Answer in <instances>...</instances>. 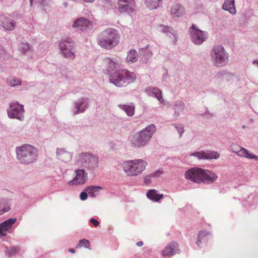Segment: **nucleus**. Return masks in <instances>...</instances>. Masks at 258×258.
Segmentation results:
<instances>
[{"mask_svg":"<svg viewBox=\"0 0 258 258\" xmlns=\"http://www.w3.org/2000/svg\"><path fill=\"white\" fill-rule=\"evenodd\" d=\"M185 178L196 183L211 184L218 179V175L213 171L201 168L193 167L186 171Z\"/></svg>","mask_w":258,"mask_h":258,"instance_id":"f257e3e1","label":"nucleus"},{"mask_svg":"<svg viewBox=\"0 0 258 258\" xmlns=\"http://www.w3.org/2000/svg\"><path fill=\"white\" fill-rule=\"evenodd\" d=\"M120 35L113 28H109L102 31L97 38L98 44L109 50L116 46L119 42Z\"/></svg>","mask_w":258,"mask_h":258,"instance_id":"f03ea898","label":"nucleus"},{"mask_svg":"<svg viewBox=\"0 0 258 258\" xmlns=\"http://www.w3.org/2000/svg\"><path fill=\"white\" fill-rule=\"evenodd\" d=\"M136 79V74L126 69L115 70L110 74L109 77L110 83L119 87H125L133 83Z\"/></svg>","mask_w":258,"mask_h":258,"instance_id":"7ed1b4c3","label":"nucleus"},{"mask_svg":"<svg viewBox=\"0 0 258 258\" xmlns=\"http://www.w3.org/2000/svg\"><path fill=\"white\" fill-rule=\"evenodd\" d=\"M17 159L23 164H30L37 160L38 150L34 146L24 144L16 148Z\"/></svg>","mask_w":258,"mask_h":258,"instance_id":"20e7f679","label":"nucleus"},{"mask_svg":"<svg viewBox=\"0 0 258 258\" xmlns=\"http://www.w3.org/2000/svg\"><path fill=\"white\" fill-rule=\"evenodd\" d=\"M147 165V162L143 159H135L123 162L122 167L127 176H135L141 174Z\"/></svg>","mask_w":258,"mask_h":258,"instance_id":"39448f33","label":"nucleus"},{"mask_svg":"<svg viewBox=\"0 0 258 258\" xmlns=\"http://www.w3.org/2000/svg\"><path fill=\"white\" fill-rule=\"evenodd\" d=\"M155 132V126L151 125L131 137L132 144L136 147L144 146L151 138Z\"/></svg>","mask_w":258,"mask_h":258,"instance_id":"423d86ee","label":"nucleus"},{"mask_svg":"<svg viewBox=\"0 0 258 258\" xmlns=\"http://www.w3.org/2000/svg\"><path fill=\"white\" fill-rule=\"evenodd\" d=\"M213 64L217 67H222L228 61V56L224 48L220 45L215 46L211 52Z\"/></svg>","mask_w":258,"mask_h":258,"instance_id":"0eeeda50","label":"nucleus"},{"mask_svg":"<svg viewBox=\"0 0 258 258\" xmlns=\"http://www.w3.org/2000/svg\"><path fill=\"white\" fill-rule=\"evenodd\" d=\"M189 32L192 41L196 44H201L207 38V32L196 28L195 25L190 27Z\"/></svg>","mask_w":258,"mask_h":258,"instance_id":"6e6552de","label":"nucleus"},{"mask_svg":"<svg viewBox=\"0 0 258 258\" xmlns=\"http://www.w3.org/2000/svg\"><path fill=\"white\" fill-rule=\"evenodd\" d=\"M74 45V43L70 38H67L60 43V49L66 57L70 59L75 58L74 53L71 50Z\"/></svg>","mask_w":258,"mask_h":258,"instance_id":"1a4fd4ad","label":"nucleus"},{"mask_svg":"<svg viewBox=\"0 0 258 258\" xmlns=\"http://www.w3.org/2000/svg\"><path fill=\"white\" fill-rule=\"evenodd\" d=\"M97 163V158L87 153H81L78 156L77 159V164L78 165L93 166Z\"/></svg>","mask_w":258,"mask_h":258,"instance_id":"9d476101","label":"nucleus"},{"mask_svg":"<svg viewBox=\"0 0 258 258\" xmlns=\"http://www.w3.org/2000/svg\"><path fill=\"white\" fill-rule=\"evenodd\" d=\"M24 112L23 106L18 102H13L10 104V109L8 110L9 116L12 118L21 119Z\"/></svg>","mask_w":258,"mask_h":258,"instance_id":"9b49d317","label":"nucleus"},{"mask_svg":"<svg viewBox=\"0 0 258 258\" xmlns=\"http://www.w3.org/2000/svg\"><path fill=\"white\" fill-rule=\"evenodd\" d=\"M17 221L16 218H10L0 224V237L6 236L12 232V226Z\"/></svg>","mask_w":258,"mask_h":258,"instance_id":"f8f14e48","label":"nucleus"},{"mask_svg":"<svg viewBox=\"0 0 258 258\" xmlns=\"http://www.w3.org/2000/svg\"><path fill=\"white\" fill-rule=\"evenodd\" d=\"M118 10L120 13L133 11L135 3L134 0H118Z\"/></svg>","mask_w":258,"mask_h":258,"instance_id":"ddd939ff","label":"nucleus"},{"mask_svg":"<svg viewBox=\"0 0 258 258\" xmlns=\"http://www.w3.org/2000/svg\"><path fill=\"white\" fill-rule=\"evenodd\" d=\"M191 155L197 157L199 159H216L220 157V154L215 151L196 152Z\"/></svg>","mask_w":258,"mask_h":258,"instance_id":"4468645a","label":"nucleus"},{"mask_svg":"<svg viewBox=\"0 0 258 258\" xmlns=\"http://www.w3.org/2000/svg\"><path fill=\"white\" fill-rule=\"evenodd\" d=\"M76 176L74 179L70 181V183H73L75 184H84L87 179V173L85 172L84 169H78L76 170Z\"/></svg>","mask_w":258,"mask_h":258,"instance_id":"2eb2a0df","label":"nucleus"},{"mask_svg":"<svg viewBox=\"0 0 258 258\" xmlns=\"http://www.w3.org/2000/svg\"><path fill=\"white\" fill-rule=\"evenodd\" d=\"M178 244L174 241L170 242L163 250L162 254L164 256H171L178 250Z\"/></svg>","mask_w":258,"mask_h":258,"instance_id":"dca6fc26","label":"nucleus"},{"mask_svg":"<svg viewBox=\"0 0 258 258\" xmlns=\"http://www.w3.org/2000/svg\"><path fill=\"white\" fill-rule=\"evenodd\" d=\"M0 22L5 29L12 30L15 27L14 22L5 16H0Z\"/></svg>","mask_w":258,"mask_h":258,"instance_id":"f3484780","label":"nucleus"},{"mask_svg":"<svg viewBox=\"0 0 258 258\" xmlns=\"http://www.w3.org/2000/svg\"><path fill=\"white\" fill-rule=\"evenodd\" d=\"M57 154L59 159L66 162L70 161L72 158V154L63 149H58Z\"/></svg>","mask_w":258,"mask_h":258,"instance_id":"a211bd4d","label":"nucleus"},{"mask_svg":"<svg viewBox=\"0 0 258 258\" xmlns=\"http://www.w3.org/2000/svg\"><path fill=\"white\" fill-rule=\"evenodd\" d=\"M147 198L150 200L158 202L163 198V194H158L157 191L155 189H150L147 193Z\"/></svg>","mask_w":258,"mask_h":258,"instance_id":"6ab92c4d","label":"nucleus"},{"mask_svg":"<svg viewBox=\"0 0 258 258\" xmlns=\"http://www.w3.org/2000/svg\"><path fill=\"white\" fill-rule=\"evenodd\" d=\"M92 26V23L84 18L77 19L72 25V27H89Z\"/></svg>","mask_w":258,"mask_h":258,"instance_id":"aec40b11","label":"nucleus"},{"mask_svg":"<svg viewBox=\"0 0 258 258\" xmlns=\"http://www.w3.org/2000/svg\"><path fill=\"white\" fill-rule=\"evenodd\" d=\"M223 8L225 10L229 11L231 14H235L236 9L234 6V0H225L223 5Z\"/></svg>","mask_w":258,"mask_h":258,"instance_id":"412c9836","label":"nucleus"},{"mask_svg":"<svg viewBox=\"0 0 258 258\" xmlns=\"http://www.w3.org/2000/svg\"><path fill=\"white\" fill-rule=\"evenodd\" d=\"M171 13L172 15L178 17L182 16L184 13L183 8L177 4L172 6Z\"/></svg>","mask_w":258,"mask_h":258,"instance_id":"4be33fe9","label":"nucleus"},{"mask_svg":"<svg viewBox=\"0 0 258 258\" xmlns=\"http://www.w3.org/2000/svg\"><path fill=\"white\" fill-rule=\"evenodd\" d=\"M138 58V55L137 51L134 49L130 50L128 53L126 57V61L127 62H135Z\"/></svg>","mask_w":258,"mask_h":258,"instance_id":"5701e85b","label":"nucleus"},{"mask_svg":"<svg viewBox=\"0 0 258 258\" xmlns=\"http://www.w3.org/2000/svg\"><path fill=\"white\" fill-rule=\"evenodd\" d=\"M237 155L239 156L245 157L248 159H256V156L255 155L249 153L246 149L242 147Z\"/></svg>","mask_w":258,"mask_h":258,"instance_id":"b1692460","label":"nucleus"},{"mask_svg":"<svg viewBox=\"0 0 258 258\" xmlns=\"http://www.w3.org/2000/svg\"><path fill=\"white\" fill-rule=\"evenodd\" d=\"M118 106L123 110L128 116H132L134 114L135 107L131 105H119Z\"/></svg>","mask_w":258,"mask_h":258,"instance_id":"393cba45","label":"nucleus"},{"mask_svg":"<svg viewBox=\"0 0 258 258\" xmlns=\"http://www.w3.org/2000/svg\"><path fill=\"white\" fill-rule=\"evenodd\" d=\"M7 84L12 87H15L21 84L20 80L15 77H10L7 80Z\"/></svg>","mask_w":258,"mask_h":258,"instance_id":"a878e982","label":"nucleus"},{"mask_svg":"<svg viewBox=\"0 0 258 258\" xmlns=\"http://www.w3.org/2000/svg\"><path fill=\"white\" fill-rule=\"evenodd\" d=\"M10 210V204L9 202L3 201L0 202V215L9 211Z\"/></svg>","mask_w":258,"mask_h":258,"instance_id":"bb28decb","label":"nucleus"},{"mask_svg":"<svg viewBox=\"0 0 258 258\" xmlns=\"http://www.w3.org/2000/svg\"><path fill=\"white\" fill-rule=\"evenodd\" d=\"M161 0H145L146 5L150 9H155L157 8Z\"/></svg>","mask_w":258,"mask_h":258,"instance_id":"cd10ccee","label":"nucleus"},{"mask_svg":"<svg viewBox=\"0 0 258 258\" xmlns=\"http://www.w3.org/2000/svg\"><path fill=\"white\" fill-rule=\"evenodd\" d=\"M101 189V187L99 186H93L91 185L90 186L87 187L85 190L87 192L88 194H92V196H95L96 193L98 192L99 189Z\"/></svg>","mask_w":258,"mask_h":258,"instance_id":"c85d7f7f","label":"nucleus"},{"mask_svg":"<svg viewBox=\"0 0 258 258\" xmlns=\"http://www.w3.org/2000/svg\"><path fill=\"white\" fill-rule=\"evenodd\" d=\"M210 233L206 231H200L198 234V240L197 242V245L200 246V243L201 242V241L203 239L204 240L205 238L207 237V236H209L210 235Z\"/></svg>","mask_w":258,"mask_h":258,"instance_id":"c756f323","label":"nucleus"},{"mask_svg":"<svg viewBox=\"0 0 258 258\" xmlns=\"http://www.w3.org/2000/svg\"><path fill=\"white\" fill-rule=\"evenodd\" d=\"M151 92L154 95L155 97L157 98L161 103H163L164 100L162 96V93L160 90L157 88H153Z\"/></svg>","mask_w":258,"mask_h":258,"instance_id":"7c9ffc66","label":"nucleus"},{"mask_svg":"<svg viewBox=\"0 0 258 258\" xmlns=\"http://www.w3.org/2000/svg\"><path fill=\"white\" fill-rule=\"evenodd\" d=\"M158 30L159 31L165 33H170L171 35L175 37V39H176L175 35L173 34V33L171 32V30H173L171 29L169 27L163 25H161L158 27Z\"/></svg>","mask_w":258,"mask_h":258,"instance_id":"2f4dec72","label":"nucleus"},{"mask_svg":"<svg viewBox=\"0 0 258 258\" xmlns=\"http://www.w3.org/2000/svg\"><path fill=\"white\" fill-rule=\"evenodd\" d=\"M90 246V242L89 240L83 239L80 240L79 244L76 247V248H80L81 247H84L86 248H89Z\"/></svg>","mask_w":258,"mask_h":258,"instance_id":"473e14b6","label":"nucleus"},{"mask_svg":"<svg viewBox=\"0 0 258 258\" xmlns=\"http://www.w3.org/2000/svg\"><path fill=\"white\" fill-rule=\"evenodd\" d=\"M84 102L82 101H80L79 103H77L76 104V107L78 109L77 113L83 112L84 111L85 109V107L86 108L87 105L86 104L84 105Z\"/></svg>","mask_w":258,"mask_h":258,"instance_id":"72a5a7b5","label":"nucleus"},{"mask_svg":"<svg viewBox=\"0 0 258 258\" xmlns=\"http://www.w3.org/2000/svg\"><path fill=\"white\" fill-rule=\"evenodd\" d=\"M175 113L177 115L179 114L180 112H182L184 109V104L182 102H180L178 105H176L174 107Z\"/></svg>","mask_w":258,"mask_h":258,"instance_id":"f704fd0d","label":"nucleus"},{"mask_svg":"<svg viewBox=\"0 0 258 258\" xmlns=\"http://www.w3.org/2000/svg\"><path fill=\"white\" fill-rule=\"evenodd\" d=\"M20 249L19 247H12L8 250V254L10 257L18 253Z\"/></svg>","mask_w":258,"mask_h":258,"instance_id":"c9c22d12","label":"nucleus"},{"mask_svg":"<svg viewBox=\"0 0 258 258\" xmlns=\"http://www.w3.org/2000/svg\"><path fill=\"white\" fill-rule=\"evenodd\" d=\"M19 48L21 51L26 52L30 48V46L28 43H22L19 45Z\"/></svg>","mask_w":258,"mask_h":258,"instance_id":"e433bc0d","label":"nucleus"},{"mask_svg":"<svg viewBox=\"0 0 258 258\" xmlns=\"http://www.w3.org/2000/svg\"><path fill=\"white\" fill-rule=\"evenodd\" d=\"M241 148V147H240L237 144H232L231 146V149L232 151L236 153V154H237V153L239 152Z\"/></svg>","mask_w":258,"mask_h":258,"instance_id":"4c0bfd02","label":"nucleus"},{"mask_svg":"<svg viewBox=\"0 0 258 258\" xmlns=\"http://www.w3.org/2000/svg\"><path fill=\"white\" fill-rule=\"evenodd\" d=\"M163 172L160 170H157L155 172L151 173L150 175V177H157L160 176V175L162 174Z\"/></svg>","mask_w":258,"mask_h":258,"instance_id":"58836bf2","label":"nucleus"},{"mask_svg":"<svg viewBox=\"0 0 258 258\" xmlns=\"http://www.w3.org/2000/svg\"><path fill=\"white\" fill-rule=\"evenodd\" d=\"M175 127L177 128V130L180 135V137H181L184 132L183 126L180 125L179 126H175Z\"/></svg>","mask_w":258,"mask_h":258,"instance_id":"ea45409f","label":"nucleus"},{"mask_svg":"<svg viewBox=\"0 0 258 258\" xmlns=\"http://www.w3.org/2000/svg\"><path fill=\"white\" fill-rule=\"evenodd\" d=\"M86 192H87L85 191H83L81 193L80 198L82 200L84 201L87 199L88 195Z\"/></svg>","mask_w":258,"mask_h":258,"instance_id":"a19ab883","label":"nucleus"},{"mask_svg":"<svg viewBox=\"0 0 258 258\" xmlns=\"http://www.w3.org/2000/svg\"><path fill=\"white\" fill-rule=\"evenodd\" d=\"M108 65H109V68H115L116 66L118 65V63L116 62H115L113 61H111L110 60H109Z\"/></svg>","mask_w":258,"mask_h":258,"instance_id":"79ce46f5","label":"nucleus"},{"mask_svg":"<svg viewBox=\"0 0 258 258\" xmlns=\"http://www.w3.org/2000/svg\"><path fill=\"white\" fill-rule=\"evenodd\" d=\"M90 221L95 227L98 226L99 224V222L94 218H91Z\"/></svg>","mask_w":258,"mask_h":258,"instance_id":"37998d69","label":"nucleus"},{"mask_svg":"<svg viewBox=\"0 0 258 258\" xmlns=\"http://www.w3.org/2000/svg\"><path fill=\"white\" fill-rule=\"evenodd\" d=\"M143 245V242L142 241H140L137 243V245L138 246H141Z\"/></svg>","mask_w":258,"mask_h":258,"instance_id":"c03bdc74","label":"nucleus"},{"mask_svg":"<svg viewBox=\"0 0 258 258\" xmlns=\"http://www.w3.org/2000/svg\"><path fill=\"white\" fill-rule=\"evenodd\" d=\"M69 252H70L72 253H74L75 252V250L73 248H70L69 249Z\"/></svg>","mask_w":258,"mask_h":258,"instance_id":"a18cd8bd","label":"nucleus"},{"mask_svg":"<svg viewBox=\"0 0 258 258\" xmlns=\"http://www.w3.org/2000/svg\"><path fill=\"white\" fill-rule=\"evenodd\" d=\"M85 2L87 3H91L94 1V0H84Z\"/></svg>","mask_w":258,"mask_h":258,"instance_id":"49530a36","label":"nucleus"},{"mask_svg":"<svg viewBox=\"0 0 258 258\" xmlns=\"http://www.w3.org/2000/svg\"><path fill=\"white\" fill-rule=\"evenodd\" d=\"M0 50L2 51L1 54H2V53H5V50H4L3 49L0 48Z\"/></svg>","mask_w":258,"mask_h":258,"instance_id":"de8ad7c7","label":"nucleus"},{"mask_svg":"<svg viewBox=\"0 0 258 258\" xmlns=\"http://www.w3.org/2000/svg\"><path fill=\"white\" fill-rule=\"evenodd\" d=\"M253 63H258V61H253Z\"/></svg>","mask_w":258,"mask_h":258,"instance_id":"09e8293b","label":"nucleus"},{"mask_svg":"<svg viewBox=\"0 0 258 258\" xmlns=\"http://www.w3.org/2000/svg\"><path fill=\"white\" fill-rule=\"evenodd\" d=\"M33 0H30V4L31 5L32 4V2H33Z\"/></svg>","mask_w":258,"mask_h":258,"instance_id":"8fccbe9b","label":"nucleus"},{"mask_svg":"<svg viewBox=\"0 0 258 258\" xmlns=\"http://www.w3.org/2000/svg\"><path fill=\"white\" fill-rule=\"evenodd\" d=\"M152 52H150V54H149V55L151 56V55H152Z\"/></svg>","mask_w":258,"mask_h":258,"instance_id":"3c124183","label":"nucleus"}]
</instances>
